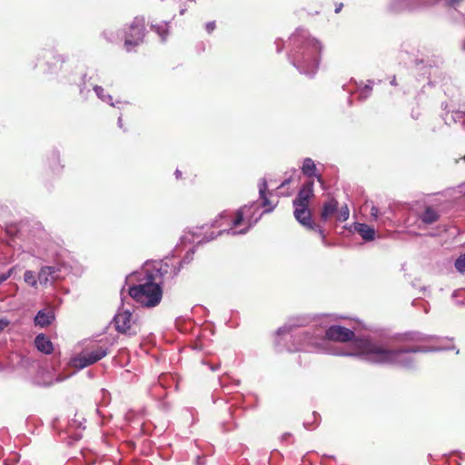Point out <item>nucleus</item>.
Instances as JSON below:
<instances>
[{
	"label": "nucleus",
	"mask_w": 465,
	"mask_h": 465,
	"mask_svg": "<svg viewBox=\"0 0 465 465\" xmlns=\"http://www.w3.org/2000/svg\"><path fill=\"white\" fill-rule=\"evenodd\" d=\"M114 323L118 332L128 336H134L138 332L137 324L129 310L119 311L114 318Z\"/></svg>",
	"instance_id": "obj_6"
},
{
	"label": "nucleus",
	"mask_w": 465,
	"mask_h": 465,
	"mask_svg": "<svg viewBox=\"0 0 465 465\" xmlns=\"http://www.w3.org/2000/svg\"><path fill=\"white\" fill-rule=\"evenodd\" d=\"M70 365L77 370H81L90 366L91 364L88 362V359L85 353L83 351L78 356L71 359Z\"/></svg>",
	"instance_id": "obj_17"
},
{
	"label": "nucleus",
	"mask_w": 465,
	"mask_h": 465,
	"mask_svg": "<svg viewBox=\"0 0 465 465\" xmlns=\"http://www.w3.org/2000/svg\"><path fill=\"white\" fill-rule=\"evenodd\" d=\"M234 382H235V385H239L240 381L237 380V381H234Z\"/></svg>",
	"instance_id": "obj_47"
},
{
	"label": "nucleus",
	"mask_w": 465,
	"mask_h": 465,
	"mask_svg": "<svg viewBox=\"0 0 465 465\" xmlns=\"http://www.w3.org/2000/svg\"><path fill=\"white\" fill-rule=\"evenodd\" d=\"M423 0H393L391 8L395 12L415 10L422 5Z\"/></svg>",
	"instance_id": "obj_10"
},
{
	"label": "nucleus",
	"mask_w": 465,
	"mask_h": 465,
	"mask_svg": "<svg viewBox=\"0 0 465 465\" xmlns=\"http://www.w3.org/2000/svg\"><path fill=\"white\" fill-rule=\"evenodd\" d=\"M372 81H368V84L360 90L359 95L361 99H366L371 94V92L372 90Z\"/></svg>",
	"instance_id": "obj_24"
},
{
	"label": "nucleus",
	"mask_w": 465,
	"mask_h": 465,
	"mask_svg": "<svg viewBox=\"0 0 465 465\" xmlns=\"http://www.w3.org/2000/svg\"><path fill=\"white\" fill-rule=\"evenodd\" d=\"M337 209L338 202L334 199H330L323 204L322 210L321 212V219L325 222L329 218L336 215Z\"/></svg>",
	"instance_id": "obj_13"
},
{
	"label": "nucleus",
	"mask_w": 465,
	"mask_h": 465,
	"mask_svg": "<svg viewBox=\"0 0 465 465\" xmlns=\"http://www.w3.org/2000/svg\"><path fill=\"white\" fill-rule=\"evenodd\" d=\"M166 272L159 262L146 263L138 273V282L129 288V295L142 307H156L163 299L162 284Z\"/></svg>",
	"instance_id": "obj_3"
},
{
	"label": "nucleus",
	"mask_w": 465,
	"mask_h": 465,
	"mask_svg": "<svg viewBox=\"0 0 465 465\" xmlns=\"http://www.w3.org/2000/svg\"><path fill=\"white\" fill-rule=\"evenodd\" d=\"M318 181H319V182H322V178H321V176H319V177H318Z\"/></svg>",
	"instance_id": "obj_49"
},
{
	"label": "nucleus",
	"mask_w": 465,
	"mask_h": 465,
	"mask_svg": "<svg viewBox=\"0 0 465 465\" xmlns=\"http://www.w3.org/2000/svg\"><path fill=\"white\" fill-rule=\"evenodd\" d=\"M292 329L288 326H282L277 331L276 346H281L282 340L294 338L297 344L287 346L288 351H297L306 350L307 347L319 349L325 339L333 341L346 342L352 341L349 351H341L337 355L358 357L371 363L380 365H391L404 369H411L416 365L417 352H430L440 350H450L451 347H389L381 342L374 341L370 339H355L354 332L340 325H331L325 331H320L316 334L309 332L292 333Z\"/></svg>",
	"instance_id": "obj_1"
},
{
	"label": "nucleus",
	"mask_w": 465,
	"mask_h": 465,
	"mask_svg": "<svg viewBox=\"0 0 465 465\" xmlns=\"http://www.w3.org/2000/svg\"><path fill=\"white\" fill-rule=\"evenodd\" d=\"M350 215V210L347 205L342 206L340 210L337 209L336 218L340 222H345Z\"/></svg>",
	"instance_id": "obj_23"
},
{
	"label": "nucleus",
	"mask_w": 465,
	"mask_h": 465,
	"mask_svg": "<svg viewBox=\"0 0 465 465\" xmlns=\"http://www.w3.org/2000/svg\"><path fill=\"white\" fill-rule=\"evenodd\" d=\"M180 14H181V15H183V14H184V9H182V10L180 11Z\"/></svg>",
	"instance_id": "obj_48"
},
{
	"label": "nucleus",
	"mask_w": 465,
	"mask_h": 465,
	"mask_svg": "<svg viewBox=\"0 0 465 465\" xmlns=\"http://www.w3.org/2000/svg\"><path fill=\"white\" fill-rule=\"evenodd\" d=\"M313 196V182H307L298 193L297 197L293 200V205H309L310 199Z\"/></svg>",
	"instance_id": "obj_9"
},
{
	"label": "nucleus",
	"mask_w": 465,
	"mask_h": 465,
	"mask_svg": "<svg viewBox=\"0 0 465 465\" xmlns=\"http://www.w3.org/2000/svg\"><path fill=\"white\" fill-rule=\"evenodd\" d=\"M181 175H182L181 171L176 170V171H175V176H176V178H180V177H181Z\"/></svg>",
	"instance_id": "obj_41"
},
{
	"label": "nucleus",
	"mask_w": 465,
	"mask_h": 465,
	"mask_svg": "<svg viewBox=\"0 0 465 465\" xmlns=\"http://www.w3.org/2000/svg\"><path fill=\"white\" fill-rule=\"evenodd\" d=\"M341 7H342V4H340V5L335 8V13H339V12L341 10Z\"/></svg>",
	"instance_id": "obj_40"
},
{
	"label": "nucleus",
	"mask_w": 465,
	"mask_h": 465,
	"mask_svg": "<svg viewBox=\"0 0 465 465\" xmlns=\"http://www.w3.org/2000/svg\"><path fill=\"white\" fill-rule=\"evenodd\" d=\"M291 43L293 45L290 54L292 64L301 74L314 75L321 60L322 43L302 28L297 29L291 36Z\"/></svg>",
	"instance_id": "obj_4"
},
{
	"label": "nucleus",
	"mask_w": 465,
	"mask_h": 465,
	"mask_svg": "<svg viewBox=\"0 0 465 465\" xmlns=\"http://www.w3.org/2000/svg\"><path fill=\"white\" fill-rule=\"evenodd\" d=\"M391 85H396L397 84L395 77H393V79L391 81Z\"/></svg>",
	"instance_id": "obj_44"
},
{
	"label": "nucleus",
	"mask_w": 465,
	"mask_h": 465,
	"mask_svg": "<svg viewBox=\"0 0 465 465\" xmlns=\"http://www.w3.org/2000/svg\"><path fill=\"white\" fill-rule=\"evenodd\" d=\"M267 190V181L265 178H262L259 182V194L260 197L262 199V206H270L267 210L264 211V213L272 212L274 209V205H271V202L269 199L265 196V192Z\"/></svg>",
	"instance_id": "obj_16"
},
{
	"label": "nucleus",
	"mask_w": 465,
	"mask_h": 465,
	"mask_svg": "<svg viewBox=\"0 0 465 465\" xmlns=\"http://www.w3.org/2000/svg\"><path fill=\"white\" fill-rule=\"evenodd\" d=\"M93 89H94V93L96 94L97 97L101 101L107 103L112 106H114V104L113 103V97L110 94H105L104 89L102 86L94 85Z\"/></svg>",
	"instance_id": "obj_19"
},
{
	"label": "nucleus",
	"mask_w": 465,
	"mask_h": 465,
	"mask_svg": "<svg viewBox=\"0 0 465 465\" xmlns=\"http://www.w3.org/2000/svg\"><path fill=\"white\" fill-rule=\"evenodd\" d=\"M144 36V21L143 18L135 17L134 21L124 29V45L127 51L143 42Z\"/></svg>",
	"instance_id": "obj_5"
},
{
	"label": "nucleus",
	"mask_w": 465,
	"mask_h": 465,
	"mask_svg": "<svg viewBox=\"0 0 465 465\" xmlns=\"http://www.w3.org/2000/svg\"><path fill=\"white\" fill-rule=\"evenodd\" d=\"M54 320V314L52 311L41 310L35 317V324L40 327L49 326Z\"/></svg>",
	"instance_id": "obj_12"
},
{
	"label": "nucleus",
	"mask_w": 465,
	"mask_h": 465,
	"mask_svg": "<svg viewBox=\"0 0 465 465\" xmlns=\"http://www.w3.org/2000/svg\"><path fill=\"white\" fill-rule=\"evenodd\" d=\"M80 438H81V434L80 433H75V439L79 440Z\"/></svg>",
	"instance_id": "obj_45"
},
{
	"label": "nucleus",
	"mask_w": 465,
	"mask_h": 465,
	"mask_svg": "<svg viewBox=\"0 0 465 465\" xmlns=\"http://www.w3.org/2000/svg\"><path fill=\"white\" fill-rule=\"evenodd\" d=\"M9 325V321L7 319L2 318L0 319V332L3 331Z\"/></svg>",
	"instance_id": "obj_31"
},
{
	"label": "nucleus",
	"mask_w": 465,
	"mask_h": 465,
	"mask_svg": "<svg viewBox=\"0 0 465 465\" xmlns=\"http://www.w3.org/2000/svg\"><path fill=\"white\" fill-rule=\"evenodd\" d=\"M16 271H17V267L14 266V267L10 268L6 272L1 273L0 274V284L11 277L15 278V273L16 272Z\"/></svg>",
	"instance_id": "obj_25"
},
{
	"label": "nucleus",
	"mask_w": 465,
	"mask_h": 465,
	"mask_svg": "<svg viewBox=\"0 0 465 465\" xmlns=\"http://www.w3.org/2000/svg\"><path fill=\"white\" fill-rule=\"evenodd\" d=\"M455 268L460 272H465V253L456 260Z\"/></svg>",
	"instance_id": "obj_27"
},
{
	"label": "nucleus",
	"mask_w": 465,
	"mask_h": 465,
	"mask_svg": "<svg viewBox=\"0 0 465 465\" xmlns=\"http://www.w3.org/2000/svg\"><path fill=\"white\" fill-rule=\"evenodd\" d=\"M24 281L30 286L36 288L39 282L38 275L33 271H25L24 274Z\"/></svg>",
	"instance_id": "obj_22"
},
{
	"label": "nucleus",
	"mask_w": 465,
	"mask_h": 465,
	"mask_svg": "<svg viewBox=\"0 0 465 465\" xmlns=\"http://www.w3.org/2000/svg\"><path fill=\"white\" fill-rule=\"evenodd\" d=\"M54 382L52 381H44L43 384L44 385H51L53 384Z\"/></svg>",
	"instance_id": "obj_43"
},
{
	"label": "nucleus",
	"mask_w": 465,
	"mask_h": 465,
	"mask_svg": "<svg viewBox=\"0 0 465 465\" xmlns=\"http://www.w3.org/2000/svg\"><path fill=\"white\" fill-rule=\"evenodd\" d=\"M190 255H191V254H190L189 252H187V254H186V255H185V257L183 258V262H189V260H190Z\"/></svg>",
	"instance_id": "obj_37"
},
{
	"label": "nucleus",
	"mask_w": 465,
	"mask_h": 465,
	"mask_svg": "<svg viewBox=\"0 0 465 465\" xmlns=\"http://www.w3.org/2000/svg\"><path fill=\"white\" fill-rule=\"evenodd\" d=\"M67 377H68V376H61V375H59V376H57V377H56L55 381H56V382L63 381H64Z\"/></svg>",
	"instance_id": "obj_36"
},
{
	"label": "nucleus",
	"mask_w": 465,
	"mask_h": 465,
	"mask_svg": "<svg viewBox=\"0 0 465 465\" xmlns=\"http://www.w3.org/2000/svg\"><path fill=\"white\" fill-rule=\"evenodd\" d=\"M205 29L208 32V34H211L215 29V22H208L205 25Z\"/></svg>",
	"instance_id": "obj_33"
},
{
	"label": "nucleus",
	"mask_w": 465,
	"mask_h": 465,
	"mask_svg": "<svg viewBox=\"0 0 465 465\" xmlns=\"http://www.w3.org/2000/svg\"><path fill=\"white\" fill-rule=\"evenodd\" d=\"M289 183H290V179H286L285 181H283V182L282 183V184H281V186H280V187H283V186H285L286 184H288Z\"/></svg>",
	"instance_id": "obj_39"
},
{
	"label": "nucleus",
	"mask_w": 465,
	"mask_h": 465,
	"mask_svg": "<svg viewBox=\"0 0 465 465\" xmlns=\"http://www.w3.org/2000/svg\"><path fill=\"white\" fill-rule=\"evenodd\" d=\"M80 93H81L82 94H84V88H81Z\"/></svg>",
	"instance_id": "obj_46"
},
{
	"label": "nucleus",
	"mask_w": 465,
	"mask_h": 465,
	"mask_svg": "<svg viewBox=\"0 0 465 465\" xmlns=\"http://www.w3.org/2000/svg\"><path fill=\"white\" fill-rule=\"evenodd\" d=\"M316 169L314 162L311 158H305L302 163V171L305 175L313 176Z\"/></svg>",
	"instance_id": "obj_21"
},
{
	"label": "nucleus",
	"mask_w": 465,
	"mask_h": 465,
	"mask_svg": "<svg viewBox=\"0 0 465 465\" xmlns=\"http://www.w3.org/2000/svg\"><path fill=\"white\" fill-rule=\"evenodd\" d=\"M379 215H380V212H379L378 207H376V206H372V207L371 208V216L373 219L377 220V219H378V217H379Z\"/></svg>",
	"instance_id": "obj_30"
},
{
	"label": "nucleus",
	"mask_w": 465,
	"mask_h": 465,
	"mask_svg": "<svg viewBox=\"0 0 465 465\" xmlns=\"http://www.w3.org/2000/svg\"><path fill=\"white\" fill-rule=\"evenodd\" d=\"M152 29H153L156 34L161 37L162 41H165L168 35H169V29L168 25L166 23H161L158 25H152Z\"/></svg>",
	"instance_id": "obj_20"
},
{
	"label": "nucleus",
	"mask_w": 465,
	"mask_h": 465,
	"mask_svg": "<svg viewBox=\"0 0 465 465\" xmlns=\"http://www.w3.org/2000/svg\"><path fill=\"white\" fill-rule=\"evenodd\" d=\"M35 344L38 351L49 354L53 351V343L45 335L39 334L35 337Z\"/></svg>",
	"instance_id": "obj_15"
},
{
	"label": "nucleus",
	"mask_w": 465,
	"mask_h": 465,
	"mask_svg": "<svg viewBox=\"0 0 465 465\" xmlns=\"http://www.w3.org/2000/svg\"><path fill=\"white\" fill-rule=\"evenodd\" d=\"M81 425H82L81 421H80V420H76V419L73 420L71 421V423H70V427H71V428H73V427L80 428V427H81Z\"/></svg>",
	"instance_id": "obj_34"
},
{
	"label": "nucleus",
	"mask_w": 465,
	"mask_h": 465,
	"mask_svg": "<svg viewBox=\"0 0 465 465\" xmlns=\"http://www.w3.org/2000/svg\"><path fill=\"white\" fill-rule=\"evenodd\" d=\"M431 339L430 336L422 334V333H412L410 334L409 340L414 341H428Z\"/></svg>",
	"instance_id": "obj_26"
},
{
	"label": "nucleus",
	"mask_w": 465,
	"mask_h": 465,
	"mask_svg": "<svg viewBox=\"0 0 465 465\" xmlns=\"http://www.w3.org/2000/svg\"><path fill=\"white\" fill-rule=\"evenodd\" d=\"M257 210L258 206L255 203L250 205H244L235 213V217L230 212L224 211L221 213L213 222V228H219V232L214 233L212 232L209 234H203V230L204 226L196 228L195 230H189L181 236V243L197 242V243L210 242L219 235L223 233L231 235L245 234L261 218L259 215L253 218V211Z\"/></svg>",
	"instance_id": "obj_2"
},
{
	"label": "nucleus",
	"mask_w": 465,
	"mask_h": 465,
	"mask_svg": "<svg viewBox=\"0 0 465 465\" xmlns=\"http://www.w3.org/2000/svg\"><path fill=\"white\" fill-rule=\"evenodd\" d=\"M420 219L423 223L431 224L438 221L439 214L433 208L427 207L424 213L420 215Z\"/></svg>",
	"instance_id": "obj_18"
},
{
	"label": "nucleus",
	"mask_w": 465,
	"mask_h": 465,
	"mask_svg": "<svg viewBox=\"0 0 465 465\" xmlns=\"http://www.w3.org/2000/svg\"><path fill=\"white\" fill-rule=\"evenodd\" d=\"M294 206V217L295 219L302 224L304 227H306L309 230H312L315 232H318L319 234L322 236V241L325 240V235L323 230L321 228L320 225L315 224L311 221V212L308 208V206L305 205H293Z\"/></svg>",
	"instance_id": "obj_7"
},
{
	"label": "nucleus",
	"mask_w": 465,
	"mask_h": 465,
	"mask_svg": "<svg viewBox=\"0 0 465 465\" xmlns=\"http://www.w3.org/2000/svg\"><path fill=\"white\" fill-rule=\"evenodd\" d=\"M88 359V362L92 365L108 354V348L104 346H97L92 350L84 351Z\"/></svg>",
	"instance_id": "obj_11"
},
{
	"label": "nucleus",
	"mask_w": 465,
	"mask_h": 465,
	"mask_svg": "<svg viewBox=\"0 0 465 465\" xmlns=\"http://www.w3.org/2000/svg\"><path fill=\"white\" fill-rule=\"evenodd\" d=\"M458 294H465V292L464 291H456L454 293H453V296L456 297Z\"/></svg>",
	"instance_id": "obj_38"
},
{
	"label": "nucleus",
	"mask_w": 465,
	"mask_h": 465,
	"mask_svg": "<svg viewBox=\"0 0 465 465\" xmlns=\"http://www.w3.org/2000/svg\"><path fill=\"white\" fill-rule=\"evenodd\" d=\"M5 231L10 236H15L17 233V227L15 224H11L6 227Z\"/></svg>",
	"instance_id": "obj_29"
},
{
	"label": "nucleus",
	"mask_w": 465,
	"mask_h": 465,
	"mask_svg": "<svg viewBox=\"0 0 465 465\" xmlns=\"http://www.w3.org/2000/svg\"><path fill=\"white\" fill-rule=\"evenodd\" d=\"M450 117L454 122L461 121L464 117V113L461 111L452 112Z\"/></svg>",
	"instance_id": "obj_28"
},
{
	"label": "nucleus",
	"mask_w": 465,
	"mask_h": 465,
	"mask_svg": "<svg viewBox=\"0 0 465 465\" xmlns=\"http://www.w3.org/2000/svg\"><path fill=\"white\" fill-rule=\"evenodd\" d=\"M62 270L56 266H44L41 268L38 273V281L42 285H45L48 282H54L59 279H62Z\"/></svg>",
	"instance_id": "obj_8"
},
{
	"label": "nucleus",
	"mask_w": 465,
	"mask_h": 465,
	"mask_svg": "<svg viewBox=\"0 0 465 465\" xmlns=\"http://www.w3.org/2000/svg\"><path fill=\"white\" fill-rule=\"evenodd\" d=\"M57 62L64 63L65 61L64 57L63 55H56L54 57Z\"/></svg>",
	"instance_id": "obj_35"
},
{
	"label": "nucleus",
	"mask_w": 465,
	"mask_h": 465,
	"mask_svg": "<svg viewBox=\"0 0 465 465\" xmlns=\"http://www.w3.org/2000/svg\"><path fill=\"white\" fill-rule=\"evenodd\" d=\"M463 48L465 49V45H463Z\"/></svg>",
	"instance_id": "obj_50"
},
{
	"label": "nucleus",
	"mask_w": 465,
	"mask_h": 465,
	"mask_svg": "<svg viewBox=\"0 0 465 465\" xmlns=\"http://www.w3.org/2000/svg\"><path fill=\"white\" fill-rule=\"evenodd\" d=\"M446 1V4L449 5V6H451L453 8H457V6L460 5V3L461 2V0H445Z\"/></svg>",
	"instance_id": "obj_32"
},
{
	"label": "nucleus",
	"mask_w": 465,
	"mask_h": 465,
	"mask_svg": "<svg viewBox=\"0 0 465 465\" xmlns=\"http://www.w3.org/2000/svg\"><path fill=\"white\" fill-rule=\"evenodd\" d=\"M118 126L120 128H122V117L121 116L118 118Z\"/></svg>",
	"instance_id": "obj_42"
},
{
	"label": "nucleus",
	"mask_w": 465,
	"mask_h": 465,
	"mask_svg": "<svg viewBox=\"0 0 465 465\" xmlns=\"http://www.w3.org/2000/svg\"><path fill=\"white\" fill-rule=\"evenodd\" d=\"M354 230L365 241H372L375 238V234H376L375 230L372 227H371L365 223H356L354 224Z\"/></svg>",
	"instance_id": "obj_14"
}]
</instances>
